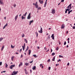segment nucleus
I'll return each instance as SVG.
<instances>
[{
    "label": "nucleus",
    "instance_id": "58",
    "mask_svg": "<svg viewBox=\"0 0 75 75\" xmlns=\"http://www.w3.org/2000/svg\"><path fill=\"white\" fill-rule=\"evenodd\" d=\"M52 49H51V52H52Z\"/></svg>",
    "mask_w": 75,
    "mask_h": 75
},
{
    "label": "nucleus",
    "instance_id": "29",
    "mask_svg": "<svg viewBox=\"0 0 75 75\" xmlns=\"http://www.w3.org/2000/svg\"><path fill=\"white\" fill-rule=\"evenodd\" d=\"M55 54V53L54 52L52 53V56H54V55Z\"/></svg>",
    "mask_w": 75,
    "mask_h": 75
},
{
    "label": "nucleus",
    "instance_id": "13",
    "mask_svg": "<svg viewBox=\"0 0 75 75\" xmlns=\"http://www.w3.org/2000/svg\"><path fill=\"white\" fill-rule=\"evenodd\" d=\"M23 65V63L22 62H20V63L19 65V67H20L21 66H22Z\"/></svg>",
    "mask_w": 75,
    "mask_h": 75
},
{
    "label": "nucleus",
    "instance_id": "7",
    "mask_svg": "<svg viewBox=\"0 0 75 75\" xmlns=\"http://www.w3.org/2000/svg\"><path fill=\"white\" fill-rule=\"evenodd\" d=\"M51 38H52L53 40H54V34H52Z\"/></svg>",
    "mask_w": 75,
    "mask_h": 75
},
{
    "label": "nucleus",
    "instance_id": "44",
    "mask_svg": "<svg viewBox=\"0 0 75 75\" xmlns=\"http://www.w3.org/2000/svg\"><path fill=\"white\" fill-rule=\"evenodd\" d=\"M42 66V64H41L40 65V67H41Z\"/></svg>",
    "mask_w": 75,
    "mask_h": 75
},
{
    "label": "nucleus",
    "instance_id": "2",
    "mask_svg": "<svg viewBox=\"0 0 75 75\" xmlns=\"http://www.w3.org/2000/svg\"><path fill=\"white\" fill-rule=\"evenodd\" d=\"M30 18H31V13H30L29 14L27 17V19H28V20L30 19Z\"/></svg>",
    "mask_w": 75,
    "mask_h": 75
},
{
    "label": "nucleus",
    "instance_id": "14",
    "mask_svg": "<svg viewBox=\"0 0 75 75\" xmlns=\"http://www.w3.org/2000/svg\"><path fill=\"white\" fill-rule=\"evenodd\" d=\"M25 74H28V72L27 71V70H26V69H25Z\"/></svg>",
    "mask_w": 75,
    "mask_h": 75
},
{
    "label": "nucleus",
    "instance_id": "64",
    "mask_svg": "<svg viewBox=\"0 0 75 75\" xmlns=\"http://www.w3.org/2000/svg\"><path fill=\"white\" fill-rule=\"evenodd\" d=\"M11 75H14V74H13V73H12Z\"/></svg>",
    "mask_w": 75,
    "mask_h": 75
},
{
    "label": "nucleus",
    "instance_id": "41",
    "mask_svg": "<svg viewBox=\"0 0 75 75\" xmlns=\"http://www.w3.org/2000/svg\"><path fill=\"white\" fill-rule=\"evenodd\" d=\"M7 25H8V24H7V23H6L5 25V27H7Z\"/></svg>",
    "mask_w": 75,
    "mask_h": 75
},
{
    "label": "nucleus",
    "instance_id": "49",
    "mask_svg": "<svg viewBox=\"0 0 75 75\" xmlns=\"http://www.w3.org/2000/svg\"><path fill=\"white\" fill-rule=\"evenodd\" d=\"M67 66H69V63H68L67 64Z\"/></svg>",
    "mask_w": 75,
    "mask_h": 75
},
{
    "label": "nucleus",
    "instance_id": "62",
    "mask_svg": "<svg viewBox=\"0 0 75 75\" xmlns=\"http://www.w3.org/2000/svg\"><path fill=\"white\" fill-rule=\"evenodd\" d=\"M24 46H23L25 47V43H24Z\"/></svg>",
    "mask_w": 75,
    "mask_h": 75
},
{
    "label": "nucleus",
    "instance_id": "19",
    "mask_svg": "<svg viewBox=\"0 0 75 75\" xmlns=\"http://www.w3.org/2000/svg\"><path fill=\"white\" fill-rule=\"evenodd\" d=\"M32 22H33V20L30 21L29 23V25H31V24Z\"/></svg>",
    "mask_w": 75,
    "mask_h": 75
},
{
    "label": "nucleus",
    "instance_id": "12",
    "mask_svg": "<svg viewBox=\"0 0 75 75\" xmlns=\"http://www.w3.org/2000/svg\"><path fill=\"white\" fill-rule=\"evenodd\" d=\"M64 27H65V26H64V24H62V25L61 28L62 29L64 28Z\"/></svg>",
    "mask_w": 75,
    "mask_h": 75
},
{
    "label": "nucleus",
    "instance_id": "26",
    "mask_svg": "<svg viewBox=\"0 0 75 75\" xmlns=\"http://www.w3.org/2000/svg\"><path fill=\"white\" fill-rule=\"evenodd\" d=\"M3 39V38H0V42H1V41H2V40Z\"/></svg>",
    "mask_w": 75,
    "mask_h": 75
},
{
    "label": "nucleus",
    "instance_id": "38",
    "mask_svg": "<svg viewBox=\"0 0 75 75\" xmlns=\"http://www.w3.org/2000/svg\"><path fill=\"white\" fill-rule=\"evenodd\" d=\"M13 6L14 7H15L16 6V4H14Z\"/></svg>",
    "mask_w": 75,
    "mask_h": 75
},
{
    "label": "nucleus",
    "instance_id": "52",
    "mask_svg": "<svg viewBox=\"0 0 75 75\" xmlns=\"http://www.w3.org/2000/svg\"><path fill=\"white\" fill-rule=\"evenodd\" d=\"M67 40L68 41H69V38H68Z\"/></svg>",
    "mask_w": 75,
    "mask_h": 75
},
{
    "label": "nucleus",
    "instance_id": "61",
    "mask_svg": "<svg viewBox=\"0 0 75 75\" xmlns=\"http://www.w3.org/2000/svg\"><path fill=\"white\" fill-rule=\"evenodd\" d=\"M30 71L31 73L32 72V71H31V70H30Z\"/></svg>",
    "mask_w": 75,
    "mask_h": 75
},
{
    "label": "nucleus",
    "instance_id": "31",
    "mask_svg": "<svg viewBox=\"0 0 75 75\" xmlns=\"http://www.w3.org/2000/svg\"><path fill=\"white\" fill-rule=\"evenodd\" d=\"M47 3L46 2H45V4H44V7H45L46 6V5H47Z\"/></svg>",
    "mask_w": 75,
    "mask_h": 75
},
{
    "label": "nucleus",
    "instance_id": "21",
    "mask_svg": "<svg viewBox=\"0 0 75 75\" xmlns=\"http://www.w3.org/2000/svg\"><path fill=\"white\" fill-rule=\"evenodd\" d=\"M28 52H29V55H30V54H31V50H29Z\"/></svg>",
    "mask_w": 75,
    "mask_h": 75
},
{
    "label": "nucleus",
    "instance_id": "30",
    "mask_svg": "<svg viewBox=\"0 0 75 75\" xmlns=\"http://www.w3.org/2000/svg\"><path fill=\"white\" fill-rule=\"evenodd\" d=\"M72 10H71L70 11H69V12H68V14H70V13H71V12H72Z\"/></svg>",
    "mask_w": 75,
    "mask_h": 75
},
{
    "label": "nucleus",
    "instance_id": "4",
    "mask_svg": "<svg viewBox=\"0 0 75 75\" xmlns=\"http://www.w3.org/2000/svg\"><path fill=\"white\" fill-rule=\"evenodd\" d=\"M41 29L40 30L38 31V33H42V28L40 26Z\"/></svg>",
    "mask_w": 75,
    "mask_h": 75
},
{
    "label": "nucleus",
    "instance_id": "18",
    "mask_svg": "<svg viewBox=\"0 0 75 75\" xmlns=\"http://www.w3.org/2000/svg\"><path fill=\"white\" fill-rule=\"evenodd\" d=\"M41 7H39L38 8V9L37 10H41Z\"/></svg>",
    "mask_w": 75,
    "mask_h": 75
},
{
    "label": "nucleus",
    "instance_id": "53",
    "mask_svg": "<svg viewBox=\"0 0 75 75\" xmlns=\"http://www.w3.org/2000/svg\"><path fill=\"white\" fill-rule=\"evenodd\" d=\"M61 1L63 3V2H64V0H62Z\"/></svg>",
    "mask_w": 75,
    "mask_h": 75
},
{
    "label": "nucleus",
    "instance_id": "45",
    "mask_svg": "<svg viewBox=\"0 0 75 75\" xmlns=\"http://www.w3.org/2000/svg\"><path fill=\"white\" fill-rule=\"evenodd\" d=\"M49 70H50L51 69V67H49L48 68Z\"/></svg>",
    "mask_w": 75,
    "mask_h": 75
},
{
    "label": "nucleus",
    "instance_id": "1",
    "mask_svg": "<svg viewBox=\"0 0 75 75\" xmlns=\"http://www.w3.org/2000/svg\"><path fill=\"white\" fill-rule=\"evenodd\" d=\"M27 14V12H26L25 13V14H24L23 15V16H22L21 18L22 20H23V19H25V17H24V16H25V17L26 16V15Z\"/></svg>",
    "mask_w": 75,
    "mask_h": 75
},
{
    "label": "nucleus",
    "instance_id": "32",
    "mask_svg": "<svg viewBox=\"0 0 75 75\" xmlns=\"http://www.w3.org/2000/svg\"><path fill=\"white\" fill-rule=\"evenodd\" d=\"M35 7H36V8H38V5H35Z\"/></svg>",
    "mask_w": 75,
    "mask_h": 75
},
{
    "label": "nucleus",
    "instance_id": "3",
    "mask_svg": "<svg viewBox=\"0 0 75 75\" xmlns=\"http://www.w3.org/2000/svg\"><path fill=\"white\" fill-rule=\"evenodd\" d=\"M15 67V65L14 64L13 65H11L9 67V68L10 69H12L13 68V67Z\"/></svg>",
    "mask_w": 75,
    "mask_h": 75
},
{
    "label": "nucleus",
    "instance_id": "15",
    "mask_svg": "<svg viewBox=\"0 0 75 75\" xmlns=\"http://www.w3.org/2000/svg\"><path fill=\"white\" fill-rule=\"evenodd\" d=\"M35 68H36V67H35V66H34L32 68V69L33 70H35Z\"/></svg>",
    "mask_w": 75,
    "mask_h": 75
},
{
    "label": "nucleus",
    "instance_id": "51",
    "mask_svg": "<svg viewBox=\"0 0 75 75\" xmlns=\"http://www.w3.org/2000/svg\"><path fill=\"white\" fill-rule=\"evenodd\" d=\"M33 61H31V62H30V64H31V63H32L33 62Z\"/></svg>",
    "mask_w": 75,
    "mask_h": 75
},
{
    "label": "nucleus",
    "instance_id": "50",
    "mask_svg": "<svg viewBox=\"0 0 75 75\" xmlns=\"http://www.w3.org/2000/svg\"><path fill=\"white\" fill-rule=\"evenodd\" d=\"M71 4L69 6V7H71Z\"/></svg>",
    "mask_w": 75,
    "mask_h": 75
},
{
    "label": "nucleus",
    "instance_id": "11",
    "mask_svg": "<svg viewBox=\"0 0 75 75\" xmlns=\"http://www.w3.org/2000/svg\"><path fill=\"white\" fill-rule=\"evenodd\" d=\"M18 15H17L15 17V21H16L17 20V17H18Z\"/></svg>",
    "mask_w": 75,
    "mask_h": 75
},
{
    "label": "nucleus",
    "instance_id": "46",
    "mask_svg": "<svg viewBox=\"0 0 75 75\" xmlns=\"http://www.w3.org/2000/svg\"><path fill=\"white\" fill-rule=\"evenodd\" d=\"M2 64V62H0V66H1V65Z\"/></svg>",
    "mask_w": 75,
    "mask_h": 75
},
{
    "label": "nucleus",
    "instance_id": "27",
    "mask_svg": "<svg viewBox=\"0 0 75 75\" xmlns=\"http://www.w3.org/2000/svg\"><path fill=\"white\" fill-rule=\"evenodd\" d=\"M55 56H54V57H53V59H52V61H55Z\"/></svg>",
    "mask_w": 75,
    "mask_h": 75
},
{
    "label": "nucleus",
    "instance_id": "47",
    "mask_svg": "<svg viewBox=\"0 0 75 75\" xmlns=\"http://www.w3.org/2000/svg\"><path fill=\"white\" fill-rule=\"evenodd\" d=\"M73 29H75V26L73 27Z\"/></svg>",
    "mask_w": 75,
    "mask_h": 75
},
{
    "label": "nucleus",
    "instance_id": "48",
    "mask_svg": "<svg viewBox=\"0 0 75 75\" xmlns=\"http://www.w3.org/2000/svg\"><path fill=\"white\" fill-rule=\"evenodd\" d=\"M36 37H38V33H37V32H36Z\"/></svg>",
    "mask_w": 75,
    "mask_h": 75
},
{
    "label": "nucleus",
    "instance_id": "10",
    "mask_svg": "<svg viewBox=\"0 0 75 75\" xmlns=\"http://www.w3.org/2000/svg\"><path fill=\"white\" fill-rule=\"evenodd\" d=\"M39 3L41 4H43V3L44 2V1L42 0V1H39Z\"/></svg>",
    "mask_w": 75,
    "mask_h": 75
},
{
    "label": "nucleus",
    "instance_id": "39",
    "mask_svg": "<svg viewBox=\"0 0 75 75\" xmlns=\"http://www.w3.org/2000/svg\"><path fill=\"white\" fill-rule=\"evenodd\" d=\"M22 50V49H21L19 50V52H21V50Z\"/></svg>",
    "mask_w": 75,
    "mask_h": 75
},
{
    "label": "nucleus",
    "instance_id": "17",
    "mask_svg": "<svg viewBox=\"0 0 75 75\" xmlns=\"http://www.w3.org/2000/svg\"><path fill=\"white\" fill-rule=\"evenodd\" d=\"M4 48V46L3 45L1 48V51H3V50Z\"/></svg>",
    "mask_w": 75,
    "mask_h": 75
},
{
    "label": "nucleus",
    "instance_id": "59",
    "mask_svg": "<svg viewBox=\"0 0 75 75\" xmlns=\"http://www.w3.org/2000/svg\"><path fill=\"white\" fill-rule=\"evenodd\" d=\"M69 47V46H68V45H67V48H68Z\"/></svg>",
    "mask_w": 75,
    "mask_h": 75
},
{
    "label": "nucleus",
    "instance_id": "35",
    "mask_svg": "<svg viewBox=\"0 0 75 75\" xmlns=\"http://www.w3.org/2000/svg\"><path fill=\"white\" fill-rule=\"evenodd\" d=\"M25 42H26V43H27V40H26V39H25Z\"/></svg>",
    "mask_w": 75,
    "mask_h": 75
},
{
    "label": "nucleus",
    "instance_id": "36",
    "mask_svg": "<svg viewBox=\"0 0 75 75\" xmlns=\"http://www.w3.org/2000/svg\"><path fill=\"white\" fill-rule=\"evenodd\" d=\"M11 48H14V46H13V45H11Z\"/></svg>",
    "mask_w": 75,
    "mask_h": 75
},
{
    "label": "nucleus",
    "instance_id": "23",
    "mask_svg": "<svg viewBox=\"0 0 75 75\" xmlns=\"http://www.w3.org/2000/svg\"><path fill=\"white\" fill-rule=\"evenodd\" d=\"M7 67H8V65L7 64V63H5V67H6V68H7Z\"/></svg>",
    "mask_w": 75,
    "mask_h": 75
},
{
    "label": "nucleus",
    "instance_id": "9",
    "mask_svg": "<svg viewBox=\"0 0 75 75\" xmlns=\"http://www.w3.org/2000/svg\"><path fill=\"white\" fill-rule=\"evenodd\" d=\"M3 4V0H0V4Z\"/></svg>",
    "mask_w": 75,
    "mask_h": 75
},
{
    "label": "nucleus",
    "instance_id": "57",
    "mask_svg": "<svg viewBox=\"0 0 75 75\" xmlns=\"http://www.w3.org/2000/svg\"><path fill=\"white\" fill-rule=\"evenodd\" d=\"M22 57H23V55L21 54V58H22Z\"/></svg>",
    "mask_w": 75,
    "mask_h": 75
},
{
    "label": "nucleus",
    "instance_id": "56",
    "mask_svg": "<svg viewBox=\"0 0 75 75\" xmlns=\"http://www.w3.org/2000/svg\"><path fill=\"white\" fill-rule=\"evenodd\" d=\"M48 62H50V59H49L48 60Z\"/></svg>",
    "mask_w": 75,
    "mask_h": 75
},
{
    "label": "nucleus",
    "instance_id": "8",
    "mask_svg": "<svg viewBox=\"0 0 75 75\" xmlns=\"http://www.w3.org/2000/svg\"><path fill=\"white\" fill-rule=\"evenodd\" d=\"M69 10L70 9L69 8L66 9L65 11V13H67V11H68L69 12Z\"/></svg>",
    "mask_w": 75,
    "mask_h": 75
},
{
    "label": "nucleus",
    "instance_id": "16",
    "mask_svg": "<svg viewBox=\"0 0 75 75\" xmlns=\"http://www.w3.org/2000/svg\"><path fill=\"white\" fill-rule=\"evenodd\" d=\"M28 49H29V47L28 46L26 50H25V52H26V51H28Z\"/></svg>",
    "mask_w": 75,
    "mask_h": 75
},
{
    "label": "nucleus",
    "instance_id": "60",
    "mask_svg": "<svg viewBox=\"0 0 75 75\" xmlns=\"http://www.w3.org/2000/svg\"><path fill=\"white\" fill-rule=\"evenodd\" d=\"M4 19H5V20H6V17H4Z\"/></svg>",
    "mask_w": 75,
    "mask_h": 75
},
{
    "label": "nucleus",
    "instance_id": "22",
    "mask_svg": "<svg viewBox=\"0 0 75 75\" xmlns=\"http://www.w3.org/2000/svg\"><path fill=\"white\" fill-rule=\"evenodd\" d=\"M50 35H49L48 36L47 38V39H49V40H50Z\"/></svg>",
    "mask_w": 75,
    "mask_h": 75
},
{
    "label": "nucleus",
    "instance_id": "5",
    "mask_svg": "<svg viewBox=\"0 0 75 75\" xmlns=\"http://www.w3.org/2000/svg\"><path fill=\"white\" fill-rule=\"evenodd\" d=\"M55 9H54L52 10V14H55Z\"/></svg>",
    "mask_w": 75,
    "mask_h": 75
},
{
    "label": "nucleus",
    "instance_id": "37",
    "mask_svg": "<svg viewBox=\"0 0 75 75\" xmlns=\"http://www.w3.org/2000/svg\"><path fill=\"white\" fill-rule=\"evenodd\" d=\"M22 37H24V34H23L22 35Z\"/></svg>",
    "mask_w": 75,
    "mask_h": 75
},
{
    "label": "nucleus",
    "instance_id": "55",
    "mask_svg": "<svg viewBox=\"0 0 75 75\" xmlns=\"http://www.w3.org/2000/svg\"><path fill=\"white\" fill-rule=\"evenodd\" d=\"M5 27H6V26L4 25L3 28V29H4V28H5Z\"/></svg>",
    "mask_w": 75,
    "mask_h": 75
},
{
    "label": "nucleus",
    "instance_id": "42",
    "mask_svg": "<svg viewBox=\"0 0 75 75\" xmlns=\"http://www.w3.org/2000/svg\"><path fill=\"white\" fill-rule=\"evenodd\" d=\"M37 5V1L36 2L35 4V6Z\"/></svg>",
    "mask_w": 75,
    "mask_h": 75
},
{
    "label": "nucleus",
    "instance_id": "33",
    "mask_svg": "<svg viewBox=\"0 0 75 75\" xmlns=\"http://www.w3.org/2000/svg\"><path fill=\"white\" fill-rule=\"evenodd\" d=\"M59 49V47H57V48H56V50L57 51H58Z\"/></svg>",
    "mask_w": 75,
    "mask_h": 75
},
{
    "label": "nucleus",
    "instance_id": "40",
    "mask_svg": "<svg viewBox=\"0 0 75 75\" xmlns=\"http://www.w3.org/2000/svg\"><path fill=\"white\" fill-rule=\"evenodd\" d=\"M67 44V42H66V41H65L64 43V45H66Z\"/></svg>",
    "mask_w": 75,
    "mask_h": 75
},
{
    "label": "nucleus",
    "instance_id": "34",
    "mask_svg": "<svg viewBox=\"0 0 75 75\" xmlns=\"http://www.w3.org/2000/svg\"><path fill=\"white\" fill-rule=\"evenodd\" d=\"M59 58H64L63 56H61V55H59Z\"/></svg>",
    "mask_w": 75,
    "mask_h": 75
},
{
    "label": "nucleus",
    "instance_id": "43",
    "mask_svg": "<svg viewBox=\"0 0 75 75\" xmlns=\"http://www.w3.org/2000/svg\"><path fill=\"white\" fill-rule=\"evenodd\" d=\"M59 61H61V59H59L57 60L58 62Z\"/></svg>",
    "mask_w": 75,
    "mask_h": 75
},
{
    "label": "nucleus",
    "instance_id": "25",
    "mask_svg": "<svg viewBox=\"0 0 75 75\" xmlns=\"http://www.w3.org/2000/svg\"><path fill=\"white\" fill-rule=\"evenodd\" d=\"M22 48L23 51H24V49H25V47L24 46H22Z\"/></svg>",
    "mask_w": 75,
    "mask_h": 75
},
{
    "label": "nucleus",
    "instance_id": "28",
    "mask_svg": "<svg viewBox=\"0 0 75 75\" xmlns=\"http://www.w3.org/2000/svg\"><path fill=\"white\" fill-rule=\"evenodd\" d=\"M33 57H35V58H37V56H36V55H35V54L33 55Z\"/></svg>",
    "mask_w": 75,
    "mask_h": 75
},
{
    "label": "nucleus",
    "instance_id": "6",
    "mask_svg": "<svg viewBox=\"0 0 75 75\" xmlns=\"http://www.w3.org/2000/svg\"><path fill=\"white\" fill-rule=\"evenodd\" d=\"M18 73V71H13L12 73L14 75H16V74H17Z\"/></svg>",
    "mask_w": 75,
    "mask_h": 75
},
{
    "label": "nucleus",
    "instance_id": "63",
    "mask_svg": "<svg viewBox=\"0 0 75 75\" xmlns=\"http://www.w3.org/2000/svg\"><path fill=\"white\" fill-rule=\"evenodd\" d=\"M37 48H38V49H39V48H40V47H38Z\"/></svg>",
    "mask_w": 75,
    "mask_h": 75
},
{
    "label": "nucleus",
    "instance_id": "20",
    "mask_svg": "<svg viewBox=\"0 0 75 75\" xmlns=\"http://www.w3.org/2000/svg\"><path fill=\"white\" fill-rule=\"evenodd\" d=\"M29 64L28 63H25V65H26V66H28V65Z\"/></svg>",
    "mask_w": 75,
    "mask_h": 75
},
{
    "label": "nucleus",
    "instance_id": "24",
    "mask_svg": "<svg viewBox=\"0 0 75 75\" xmlns=\"http://www.w3.org/2000/svg\"><path fill=\"white\" fill-rule=\"evenodd\" d=\"M14 58V56H12L11 58V59L12 61H13V58Z\"/></svg>",
    "mask_w": 75,
    "mask_h": 75
},
{
    "label": "nucleus",
    "instance_id": "54",
    "mask_svg": "<svg viewBox=\"0 0 75 75\" xmlns=\"http://www.w3.org/2000/svg\"><path fill=\"white\" fill-rule=\"evenodd\" d=\"M44 49L45 50H47V48H46V47H45Z\"/></svg>",
    "mask_w": 75,
    "mask_h": 75
}]
</instances>
